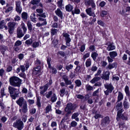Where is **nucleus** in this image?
I'll return each mask as SVG.
<instances>
[{
	"label": "nucleus",
	"mask_w": 130,
	"mask_h": 130,
	"mask_svg": "<svg viewBox=\"0 0 130 130\" xmlns=\"http://www.w3.org/2000/svg\"><path fill=\"white\" fill-rule=\"evenodd\" d=\"M117 66V63H109L108 66L106 67V69H111L113 68L116 67Z\"/></svg>",
	"instance_id": "21"
},
{
	"label": "nucleus",
	"mask_w": 130,
	"mask_h": 130,
	"mask_svg": "<svg viewBox=\"0 0 130 130\" xmlns=\"http://www.w3.org/2000/svg\"><path fill=\"white\" fill-rule=\"evenodd\" d=\"M4 20L1 21L0 22V28L2 29L4 27Z\"/></svg>",
	"instance_id": "51"
},
{
	"label": "nucleus",
	"mask_w": 130,
	"mask_h": 130,
	"mask_svg": "<svg viewBox=\"0 0 130 130\" xmlns=\"http://www.w3.org/2000/svg\"><path fill=\"white\" fill-rule=\"evenodd\" d=\"M13 7L10 6L7 3L6 6L5 8H4V9L6 10L5 12L6 13H7L11 11L13 9Z\"/></svg>",
	"instance_id": "16"
},
{
	"label": "nucleus",
	"mask_w": 130,
	"mask_h": 130,
	"mask_svg": "<svg viewBox=\"0 0 130 130\" xmlns=\"http://www.w3.org/2000/svg\"><path fill=\"white\" fill-rule=\"evenodd\" d=\"M40 1V0H31V3L33 5L38 6Z\"/></svg>",
	"instance_id": "34"
},
{
	"label": "nucleus",
	"mask_w": 130,
	"mask_h": 130,
	"mask_svg": "<svg viewBox=\"0 0 130 130\" xmlns=\"http://www.w3.org/2000/svg\"><path fill=\"white\" fill-rule=\"evenodd\" d=\"M98 24L102 26H105V24L101 20H99L98 21Z\"/></svg>",
	"instance_id": "63"
},
{
	"label": "nucleus",
	"mask_w": 130,
	"mask_h": 130,
	"mask_svg": "<svg viewBox=\"0 0 130 130\" xmlns=\"http://www.w3.org/2000/svg\"><path fill=\"white\" fill-rule=\"evenodd\" d=\"M107 13V12L105 10H103L100 12V14L102 17H104V15H106Z\"/></svg>",
	"instance_id": "56"
},
{
	"label": "nucleus",
	"mask_w": 130,
	"mask_h": 130,
	"mask_svg": "<svg viewBox=\"0 0 130 130\" xmlns=\"http://www.w3.org/2000/svg\"><path fill=\"white\" fill-rule=\"evenodd\" d=\"M37 16V17L39 16L40 17H42L43 18H45L46 17V13H44L42 14H38Z\"/></svg>",
	"instance_id": "62"
},
{
	"label": "nucleus",
	"mask_w": 130,
	"mask_h": 130,
	"mask_svg": "<svg viewBox=\"0 0 130 130\" xmlns=\"http://www.w3.org/2000/svg\"><path fill=\"white\" fill-rule=\"evenodd\" d=\"M93 0H85V4L86 5L90 6L91 4V2Z\"/></svg>",
	"instance_id": "55"
},
{
	"label": "nucleus",
	"mask_w": 130,
	"mask_h": 130,
	"mask_svg": "<svg viewBox=\"0 0 130 130\" xmlns=\"http://www.w3.org/2000/svg\"><path fill=\"white\" fill-rule=\"evenodd\" d=\"M32 42V40L31 39H30L26 40L25 42V43L27 45H31Z\"/></svg>",
	"instance_id": "48"
},
{
	"label": "nucleus",
	"mask_w": 130,
	"mask_h": 130,
	"mask_svg": "<svg viewBox=\"0 0 130 130\" xmlns=\"http://www.w3.org/2000/svg\"><path fill=\"white\" fill-rule=\"evenodd\" d=\"M38 19L39 21L42 22L41 23L44 25L47 24V22L46 19L43 18L41 17H39L38 18Z\"/></svg>",
	"instance_id": "29"
},
{
	"label": "nucleus",
	"mask_w": 130,
	"mask_h": 130,
	"mask_svg": "<svg viewBox=\"0 0 130 130\" xmlns=\"http://www.w3.org/2000/svg\"><path fill=\"white\" fill-rule=\"evenodd\" d=\"M62 35L65 38L66 44L67 46H70V42L71 41V39L69 37L70 35L66 32H63Z\"/></svg>",
	"instance_id": "9"
},
{
	"label": "nucleus",
	"mask_w": 130,
	"mask_h": 130,
	"mask_svg": "<svg viewBox=\"0 0 130 130\" xmlns=\"http://www.w3.org/2000/svg\"><path fill=\"white\" fill-rule=\"evenodd\" d=\"M73 8V6L70 4H68L65 7V9L66 11L69 12L72 11Z\"/></svg>",
	"instance_id": "22"
},
{
	"label": "nucleus",
	"mask_w": 130,
	"mask_h": 130,
	"mask_svg": "<svg viewBox=\"0 0 130 130\" xmlns=\"http://www.w3.org/2000/svg\"><path fill=\"white\" fill-rule=\"evenodd\" d=\"M101 78L100 77H96L94 78L90 81V82L92 83H94L95 82H97L100 80Z\"/></svg>",
	"instance_id": "35"
},
{
	"label": "nucleus",
	"mask_w": 130,
	"mask_h": 130,
	"mask_svg": "<svg viewBox=\"0 0 130 130\" xmlns=\"http://www.w3.org/2000/svg\"><path fill=\"white\" fill-rule=\"evenodd\" d=\"M39 43L38 42H34L32 44V46L34 48H36L39 46Z\"/></svg>",
	"instance_id": "58"
},
{
	"label": "nucleus",
	"mask_w": 130,
	"mask_h": 130,
	"mask_svg": "<svg viewBox=\"0 0 130 130\" xmlns=\"http://www.w3.org/2000/svg\"><path fill=\"white\" fill-rule=\"evenodd\" d=\"M52 110L51 106L50 104H48L45 108V113H48L49 112L51 111Z\"/></svg>",
	"instance_id": "25"
},
{
	"label": "nucleus",
	"mask_w": 130,
	"mask_h": 130,
	"mask_svg": "<svg viewBox=\"0 0 130 130\" xmlns=\"http://www.w3.org/2000/svg\"><path fill=\"white\" fill-rule=\"evenodd\" d=\"M62 0H60L57 2L58 6L61 8H62V6H63V5L62 4Z\"/></svg>",
	"instance_id": "41"
},
{
	"label": "nucleus",
	"mask_w": 130,
	"mask_h": 130,
	"mask_svg": "<svg viewBox=\"0 0 130 130\" xmlns=\"http://www.w3.org/2000/svg\"><path fill=\"white\" fill-rule=\"evenodd\" d=\"M115 96L114 95H110L108 99V100L109 101H110L111 100L112 102H114L115 101Z\"/></svg>",
	"instance_id": "43"
},
{
	"label": "nucleus",
	"mask_w": 130,
	"mask_h": 130,
	"mask_svg": "<svg viewBox=\"0 0 130 130\" xmlns=\"http://www.w3.org/2000/svg\"><path fill=\"white\" fill-rule=\"evenodd\" d=\"M122 107V102L118 103L116 106V109L117 110L121 108Z\"/></svg>",
	"instance_id": "40"
},
{
	"label": "nucleus",
	"mask_w": 130,
	"mask_h": 130,
	"mask_svg": "<svg viewBox=\"0 0 130 130\" xmlns=\"http://www.w3.org/2000/svg\"><path fill=\"white\" fill-rule=\"evenodd\" d=\"M8 89L10 96L13 99H15L18 96L20 92L19 88L9 86Z\"/></svg>",
	"instance_id": "1"
},
{
	"label": "nucleus",
	"mask_w": 130,
	"mask_h": 130,
	"mask_svg": "<svg viewBox=\"0 0 130 130\" xmlns=\"http://www.w3.org/2000/svg\"><path fill=\"white\" fill-rule=\"evenodd\" d=\"M36 111V109L35 108H32L29 109V111L30 113L32 115L35 113Z\"/></svg>",
	"instance_id": "47"
},
{
	"label": "nucleus",
	"mask_w": 130,
	"mask_h": 130,
	"mask_svg": "<svg viewBox=\"0 0 130 130\" xmlns=\"http://www.w3.org/2000/svg\"><path fill=\"white\" fill-rule=\"evenodd\" d=\"M123 106L124 109H128L129 107V104L126 98H125L123 101Z\"/></svg>",
	"instance_id": "14"
},
{
	"label": "nucleus",
	"mask_w": 130,
	"mask_h": 130,
	"mask_svg": "<svg viewBox=\"0 0 130 130\" xmlns=\"http://www.w3.org/2000/svg\"><path fill=\"white\" fill-rule=\"evenodd\" d=\"M75 83L77 86L79 87L81 85V83L80 80H76L75 82Z\"/></svg>",
	"instance_id": "59"
},
{
	"label": "nucleus",
	"mask_w": 130,
	"mask_h": 130,
	"mask_svg": "<svg viewBox=\"0 0 130 130\" xmlns=\"http://www.w3.org/2000/svg\"><path fill=\"white\" fill-rule=\"evenodd\" d=\"M91 61L90 58L88 59L86 62V66L87 67L90 66L91 64Z\"/></svg>",
	"instance_id": "37"
},
{
	"label": "nucleus",
	"mask_w": 130,
	"mask_h": 130,
	"mask_svg": "<svg viewBox=\"0 0 130 130\" xmlns=\"http://www.w3.org/2000/svg\"><path fill=\"white\" fill-rule=\"evenodd\" d=\"M73 66L71 64H70L69 65H67L66 66V69L68 71H69V70L72 69L73 67Z\"/></svg>",
	"instance_id": "60"
},
{
	"label": "nucleus",
	"mask_w": 130,
	"mask_h": 130,
	"mask_svg": "<svg viewBox=\"0 0 130 130\" xmlns=\"http://www.w3.org/2000/svg\"><path fill=\"white\" fill-rule=\"evenodd\" d=\"M58 30L55 28H52L51 29V33L52 36L55 35L58 32Z\"/></svg>",
	"instance_id": "42"
},
{
	"label": "nucleus",
	"mask_w": 130,
	"mask_h": 130,
	"mask_svg": "<svg viewBox=\"0 0 130 130\" xmlns=\"http://www.w3.org/2000/svg\"><path fill=\"white\" fill-rule=\"evenodd\" d=\"M36 104L38 108H39L41 107V103L40 102V99L38 97H37Z\"/></svg>",
	"instance_id": "44"
},
{
	"label": "nucleus",
	"mask_w": 130,
	"mask_h": 130,
	"mask_svg": "<svg viewBox=\"0 0 130 130\" xmlns=\"http://www.w3.org/2000/svg\"><path fill=\"white\" fill-rule=\"evenodd\" d=\"M123 110V109H121L120 110L118 111L117 112V116L121 117L122 115L123 114H122V112Z\"/></svg>",
	"instance_id": "46"
},
{
	"label": "nucleus",
	"mask_w": 130,
	"mask_h": 130,
	"mask_svg": "<svg viewBox=\"0 0 130 130\" xmlns=\"http://www.w3.org/2000/svg\"><path fill=\"white\" fill-rule=\"evenodd\" d=\"M16 103L20 106L22 107L24 103H27L26 101L23 97H21L17 101Z\"/></svg>",
	"instance_id": "10"
},
{
	"label": "nucleus",
	"mask_w": 130,
	"mask_h": 130,
	"mask_svg": "<svg viewBox=\"0 0 130 130\" xmlns=\"http://www.w3.org/2000/svg\"><path fill=\"white\" fill-rule=\"evenodd\" d=\"M110 122L109 117L107 116L102 119L101 121V125L102 127H105L108 125Z\"/></svg>",
	"instance_id": "8"
},
{
	"label": "nucleus",
	"mask_w": 130,
	"mask_h": 130,
	"mask_svg": "<svg viewBox=\"0 0 130 130\" xmlns=\"http://www.w3.org/2000/svg\"><path fill=\"white\" fill-rule=\"evenodd\" d=\"M21 17L24 21L27 20L28 18V15L27 13L25 12H23L21 14Z\"/></svg>",
	"instance_id": "23"
},
{
	"label": "nucleus",
	"mask_w": 130,
	"mask_h": 130,
	"mask_svg": "<svg viewBox=\"0 0 130 130\" xmlns=\"http://www.w3.org/2000/svg\"><path fill=\"white\" fill-rule=\"evenodd\" d=\"M30 18L32 21L35 23L37 22V18H36V15L35 13L31 14Z\"/></svg>",
	"instance_id": "26"
},
{
	"label": "nucleus",
	"mask_w": 130,
	"mask_h": 130,
	"mask_svg": "<svg viewBox=\"0 0 130 130\" xmlns=\"http://www.w3.org/2000/svg\"><path fill=\"white\" fill-rule=\"evenodd\" d=\"M7 49L6 46L4 45H0V51L2 54H4V53L6 50Z\"/></svg>",
	"instance_id": "20"
},
{
	"label": "nucleus",
	"mask_w": 130,
	"mask_h": 130,
	"mask_svg": "<svg viewBox=\"0 0 130 130\" xmlns=\"http://www.w3.org/2000/svg\"><path fill=\"white\" fill-rule=\"evenodd\" d=\"M125 91L126 93V95L129 98L130 96V92L129 90V88L127 86H126L125 88Z\"/></svg>",
	"instance_id": "28"
},
{
	"label": "nucleus",
	"mask_w": 130,
	"mask_h": 130,
	"mask_svg": "<svg viewBox=\"0 0 130 130\" xmlns=\"http://www.w3.org/2000/svg\"><path fill=\"white\" fill-rule=\"evenodd\" d=\"M86 11L87 13L90 16H92L93 17L95 16V15L94 12L92 11L91 8H89L86 10Z\"/></svg>",
	"instance_id": "12"
},
{
	"label": "nucleus",
	"mask_w": 130,
	"mask_h": 130,
	"mask_svg": "<svg viewBox=\"0 0 130 130\" xmlns=\"http://www.w3.org/2000/svg\"><path fill=\"white\" fill-rule=\"evenodd\" d=\"M41 62L38 59H37L36 60L35 63V65L36 66H39L41 65Z\"/></svg>",
	"instance_id": "50"
},
{
	"label": "nucleus",
	"mask_w": 130,
	"mask_h": 130,
	"mask_svg": "<svg viewBox=\"0 0 130 130\" xmlns=\"http://www.w3.org/2000/svg\"><path fill=\"white\" fill-rule=\"evenodd\" d=\"M16 23L14 22H9L7 24L9 33L12 34L14 29L15 28Z\"/></svg>",
	"instance_id": "7"
},
{
	"label": "nucleus",
	"mask_w": 130,
	"mask_h": 130,
	"mask_svg": "<svg viewBox=\"0 0 130 130\" xmlns=\"http://www.w3.org/2000/svg\"><path fill=\"white\" fill-rule=\"evenodd\" d=\"M125 52L129 56L128 57V60L127 61L126 63L128 65L130 66V51L127 50L125 51Z\"/></svg>",
	"instance_id": "27"
},
{
	"label": "nucleus",
	"mask_w": 130,
	"mask_h": 130,
	"mask_svg": "<svg viewBox=\"0 0 130 130\" xmlns=\"http://www.w3.org/2000/svg\"><path fill=\"white\" fill-rule=\"evenodd\" d=\"M89 49L90 51H95V47L94 45H90L89 47Z\"/></svg>",
	"instance_id": "64"
},
{
	"label": "nucleus",
	"mask_w": 130,
	"mask_h": 130,
	"mask_svg": "<svg viewBox=\"0 0 130 130\" xmlns=\"http://www.w3.org/2000/svg\"><path fill=\"white\" fill-rule=\"evenodd\" d=\"M55 12L56 15L60 17L61 19H62L63 17V13L59 8H57L55 11Z\"/></svg>",
	"instance_id": "13"
},
{
	"label": "nucleus",
	"mask_w": 130,
	"mask_h": 130,
	"mask_svg": "<svg viewBox=\"0 0 130 130\" xmlns=\"http://www.w3.org/2000/svg\"><path fill=\"white\" fill-rule=\"evenodd\" d=\"M115 46L112 43L110 44L107 48V49L108 50V51L113 50L115 49Z\"/></svg>",
	"instance_id": "31"
},
{
	"label": "nucleus",
	"mask_w": 130,
	"mask_h": 130,
	"mask_svg": "<svg viewBox=\"0 0 130 130\" xmlns=\"http://www.w3.org/2000/svg\"><path fill=\"white\" fill-rule=\"evenodd\" d=\"M104 86L107 90L104 91L105 94L106 95L109 94V93H111L114 89V88L111 83H106L104 85Z\"/></svg>",
	"instance_id": "5"
},
{
	"label": "nucleus",
	"mask_w": 130,
	"mask_h": 130,
	"mask_svg": "<svg viewBox=\"0 0 130 130\" xmlns=\"http://www.w3.org/2000/svg\"><path fill=\"white\" fill-rule=\"evenodd\" d=\"M51 61V58L49 57H47V63L48 64V68H51V64H50V62Z\"/></svg>",
	"instance_id": "57"
},
{
	"label": "nucleus",
	"mask_w": 130,
	"mask_h": 130,
	"mask_svg": "<svg viewBox=\"0 0 130 130\" xmlns=\"http://www.w3.org/2000/svg\"><path fill=\"white\" fill-rule=\"evenodd\" d=\"M21 26L23 31L22 29L20 27H18L17 28L16 31L17 38H20L22 37L26 33L27 31V29L24 23H22L21 24Z\"/></svg>",
	"instance_id": "3"
},
{
	"label": "nucleus",
	"mask_w": 130,
	"mask_h": 130,
	"mask_svg": "<svg viewBox=\"0 0 130 130\" xmlns=\"http://www.w3.org/2000/svg\"><path fill=\"white\" fill-rule=\"evenodd\" d=\"M12 69V67L10 65H8L7 66L6 71L7 72H10L11 71Z\"/></svg>",
	"instance_id": "52"
},
{
	"label": "nucleus",
	"mask_w": 130,
	"mask_h": 130,
	"mask_svg": "<svg viewBox=\"0 0 130 130\" xmlns=\"http://www.w3.org/2000/svg\"><path fill=\"white\" fill-rule=\"evenodd\" d=\"M22 112L24 113H26L28 111L27 104V103H24L22 106Z\"/></svg>",
	"instance_id": "17"
},
{
	"label": "nucleus",
	"mask_w": 130,
	"mask_h": 130,
	"mask_svg": "<svg viewBox=\"0 0 130 130\" xmlns=\"http://www.w3.org/2000/svg\"><path fill=\"white\" fill-rule=\"evenodd\" d=\"M86 90L88 91L91 90H93V88L90 85H87L86 86Z\"/></svg>",
	"instance_id": "61"
},
{
	"label": "nucleus",
	"mask_w": 130,
	"mask_h": 130,
	"mask_svg": "<svg viewBox=\"0 0 130 130\" xmlns=\"http://www.w3.org/2000/svg\"><path fill=\"white\" fill-rule=\"evenodd\" d=\"M64 122H61L60 123V127L62 129H65L67 128V126L66 125H65L63 123Z\"/></svg>",
	"instance_id": "54"
},
{
	"label": "nucleus",
	"mask_w": 130,
	"mask_h": 130,
	"mask_svg": "<svg viewBox=\"0 0 130 130\" xmlns=\"http://www.w3.org/2000/svg\"><path fill=\"white\" fill-rule=\"evenodd\" d=\"M22 80L18 77L13 76L10 78L9 82L10 85L14 87H20Z\"/></svg>",
	"instance_id": "2"
},
{
	"label": "nucleus",
	"mask_w": 130,
	"mask_h": 130,
	"mask_svg": "<svg viewBox=\"0 0 130 130\" xmlns=\"http://www.w3.org/2000/svg\"><path fill=\"white\" fill-rule=\"evenodd\" d=\"M48 87V86L47 84L43 86V89L41 90L40 91V94L42 95H44V93L45 92L47 89Z\"/></svg>",
	"instance_id": "24"
},
{
	"label": "nucleus",
	"mask_w": 130,
	"mask_h": 130,
	"mask_svg": "<svg viewBox=\"0 0 130 130\" xmlns=\"http://www.w3.org/2000/svg\"><path fill=\"white\" fill-rule=\"evenodd\" d=\"M15 9L16 11L19 13L20 14L21 13L22 10V9L21 6L18 7H16Z\"/></svg>",
	"instance_id": "53"
},
{
	"label": "nucleus",
	"mask_w": 130,
	"mask_h": 130,
	"mask_svg": "<svg viewBox=\"0 0 130 130\" xmlns=\"http://www.w3.org/2000/svg\"><path fill=\"white\" fill-rule=\"evenodd\" d=\"M110 57L114 58L118 55V54L116 51H113L110 52L109 54Z\"/></svg>",
	"instance_id": "19"
},
{
	"label": "nucleus",
	"mask_w": 130,
	"mask_h": 130,
	"mask_svg": "<svg viewBox=\"0 0 130 130\" xmlns=\"http://www.w3.org/2000/svg\"><path fill=\"white\" fill-rule=\"evenodd\" d=\"M46 97L47 99H48L54 93L52 91H50L46 92Z\"/></svg>",
	"instance_id": "39"
},
{
	"label": "nucleus",
	"mask_w": 130,
	"mask_h": 130,
	"mask_svg": "<svg viewBox=\"0 0 130 130\" xmlns=\"http://www.w3.org/2000/svg\"><path fill=\"white\" fill-rule=\"evenodd\" d=\"M24 124L20 120H17L13 125V127L17 128L18 130H21L24 127Z\"/></svg>",
	"instance_id": "6"
},
{
	"label": "nucleus",
	"mask_w": 130,
	"mask_h": 130,
	"mask_svg": "<svg viewBox=\"0 0 130 130\" xmlns=\"http://www.w3.org/2000/svg\"><path fill=\"white\" fill-rule=\"evenodd\" d=\"M80 12V10L76 8H75L74 10H72V13L73 15H74L75 13L78 14Z\"/></svg>",
	"instance_id": "38"
},
{
	"label": "nucleus",
	"mask_w": 130,
	"mask_h": 130,
	"mask_svg": "<svg viewBox=\"0 0 130 130\" xmlns=\"http://www.w3.org/2000/svg\"><path fill=\"white\" fill-rule=\"evenodd\" d=\"M27 26L28 29L31 32L32 30V26L30 21H28L27 22Z\"/></svg>",
	"instance_id": "36"
},
{
	"label": "nucleus",
	"mask_w": 130,
	"mask_h": 130,
	"mask_svg": "<svg viewBox=\"0 0 130 130\" xmlns=\"http://www.w3.org/2000/svg\"><path fill=\"white\" fill-rule=\"evenodd\" d=\"M98 54L96 52H93L91 53V57L95 61L97 57L98 56Z\"/></svg>",
	"instance_id": "32"
},
{
	"label": "nucleus",
	"mask_w": 130,
	"mask_h": 130,
	"mask_svg": "<svg viewBox=\"0 0 130 130\" xmlns=\"http://www.w3.org/2000/svg\"><path fill=\"white\" fill-rule=\"evenodd\" d=\"M77 106V105L76 104L69 103L67 104L65 108V111L67 112V114H71L72 113L71 110L75 109Z\"/></svg>",
	"instance_id": "4"
},
{
	"label": "nucleus",
	"mask_w": 130,
	"mask_h": 130,
	"mask_svg": "<svg viewBox=\"0 0 130 130\" xmlns=\"http://www.w3.org/2000/svg\"><path fill=\"white\" fill-rule=\"evenodd\" d=\"M37 67L34 68L32 73L35 75H36L39 73L40 72L41 67L39 66H36Z\"/></svg>",
	"instance_id": "15"
},
{
	"label": "nucleus",
	"mask_w": 130,
	"mask_h": 130,
	"mask_svg": "<svg viewBox=\"0 0 130 130\" xmlns=\"http://www.w3.org/2000/svg\"><path fill=\"white\" fill-rule=\"evenodd\" d=\"M57 98L55 93H53V95L51 97V101L52 102H55L57 100Z\"/></svg>",
	"instance_id": "33"
},
{
	"label": "nucleus",
	"mask_w": 130,
	"mask_h": 130,
	"mask_svg": "<svg viewBox=\"0 0 130 130\" xmlns=\"http://www.w3.org/2000/svg\"><path fill=\"white\" fill-rule=\"evenodd\" d=\"M79 115V114L77 112L74 113L72 115L71 117L72 118L75 119L76 121H79V119L77 117Z\"/></svg>",
	"instance_id": "30"
},
{
	"label": "nucleus",
	"mask_w": 130,
	"mask_h": 130,
	"mask_svg": "<svg viewBox=\"0 0 130 130\" xmlns=\"http://www.w3.org/2000/svg\"><path fill=\"white\" fill-rule=\"evenodd\" d=\"M22 42L21 41L18 40L15 43L14 45V47H18L21 45Z\"/></svg>",
	"instance_id": "45"
},
{
	"label": "nucleus",
	"mask_w": 130,
	"mask_h": 130,
	"mask_svg": "<svg viewBox=\"0 0 130 130\" xmlns=\"http://www.w3.org/2000/svg\"><path fill=\"white\" fill-rule=\"evenodd\" d=\"M110 74V73L109 71H106L105 72H104L101 76V77L105 80H108L109 79Z\"/></svg>",
	"instance_id": "11"
},
{
	"label": "nucleus",
	"mask_w": 130,
	"mask_h": 130,
	"mask_svg": "<svg viewBox=\"0 0 130 130\" xmlns=\"http://www.w3.org/2000/svg\"><path fill=\"white\" fill-rule=\"evenodd\" d=\"M123 98V95L122 93L120 92H118V96L117 102H119L122 100Z\"/></svg>",
	"instance_id": "18"
},
{
	"label": "nucleus",
	"mask_w": 130,
	"mask_h": 130,
	"mask_svg": "<svg viewBox=\"0 0 130 130\" xmlns=\"http://www.w3.org/2000/svg\"><path fill=\"white\" fill-rule=\"evenodd\" d=\"M97 69L98 68L96 66L94 65L91 67L90 70L93 72H94L96 71Z\"/></svg>",
	"instance_id": "49"
}]
</instances>
